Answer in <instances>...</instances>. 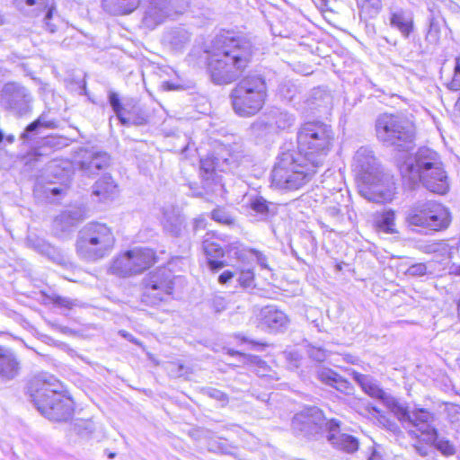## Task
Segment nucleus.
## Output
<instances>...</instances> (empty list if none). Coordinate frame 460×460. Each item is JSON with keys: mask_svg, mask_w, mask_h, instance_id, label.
<instances>
[{"mask_svg": "<svg viewBox=\"0 0 460 460\" xmlns=\"http://www.w3.org/2000/svg\"><path fill=\"white\" fill-rule=\"evenodd\" d=\"M334 134L331 126L310 121L303 124L296 136L297 150L282 151L271 172V186L296 190L311 181L325 163Z\"/></svg>", "mask_w": 460, "mask_h": 460, "instance_id": "obj_1", "label": "nucleus"}, {"mask_svg": "<svg viewBox=\"0 0 460 460\" xmlns=\"http://www.w3.org/2000/svg\"><path fill=\"white\" fill-rule=\"evenodd\" d=\"M208 53V71L217 84H227L237 80L252 59V42L239 36H217Z\"/></svg>", "mask_w": 460, "mask_h": 460, "instance_id": "obj_2", "label": "nucleus"}, {"mask_svg": "<svg viewBox=\"0 0 460 460\" xmlns=\"http://www.w3.org/2000/svg\"><path fill=\"white\" fill-rule=\"evenodd\" d=\"M398 166L402 178L408 180L411 186L420 182L429 191L438 194H445L449 189L441 157L429 147H420Z\"/></svg>", "mask_w": 460, "mask_h": 460, "instance_id": "obj_3", "label": "nucleus"}, {"mask_svg": "<svg viewBox=\"0 0 460 460\" xmlns=\"http://www.w3.org/2000/svg\"><path fill=\"white\" fill-rule=\"evenodd\" d=\"M353 168L360 183V194L375 202L391 200L394 193L393 177L385 173L371 149L362 146L353 158Z\"/></svg>", "mask_w": 460, "mask_h": 460, "instance_id": "obj_4", "label": "nucleus"}, {"mask_svg": "<svg viewBox=\"0 0 460 460\" xmlns=\"http://www.w3.org/2000/svg\"><path fill=\"white\" fill-rule=\"evenodd\" d=\"M29 392L38 411L49 420L66 421L71 418L73 402L62 394V385L53 376L46 373L34 377Z\"/></svg>", "mask_w": 460, "mask_h": 460, "instance_id": "obj_5", "label": "nucleus"}, {"mask_svg": "<svg viewBox=\"0 0 460 460\" xmlns=\"http://www.w3.org/2000/svg\"><path fill=\"white\" fill-rule=\"evenodd\" d=\"M115 236L105 224L92 222L78 233L76 252L87 261H96L108 256L113 250Z\"/></svg>", "mask_w": 460, "mask_h": 460, "instance_id": "obj_6", "label": "nucleus"}, {"mask_svg": "<svg viewBox=\"0 0 460 460\" xmlns=\"http://www.w3.org/2000/svg\"><path fill=\"white\" fill-rule=\"evenodd\" d=\"M405 221L410 226L438 232L447 229L451 223L447 208L435 200H418L406 212Z\"/></svg>", "mask_w": 460, "mask_h": 460, "instance_id": "obj_7", "label": "nucleus"}, {"mask_svg": "<svg viewBox=\"0 0 460 460\" xmlns=\"http://www.w3.org/2000/svg\"><path fill=\"white\" fill-rule=\"evenodd\" d=\"M435 414L427 409L415 407L410 415L409 421L402 427L408 429L411 437L419 438V433L425 437L427 444L432 445L444 456H452L456 453V447L446 438H438L434 425Z\"/></svg>", "mask_w": 460, "mask_h": 460, "instance_id": "obj_8", "label": "nucleus"}, {"mask_svg": "<svg viewBox=\"0 0 460 460\" xmlns=\"http://www.w3.org/2000/svg\"><path fill=\"white\" fill-rule=\"evenodd\" d=\"M377 138L387 146L409 150L415 138L413 125L406 119L393 114H382L376 121Z\"/></svg>", "mask_w": 460, "mask_h": 460, "instance_id": "obj_9", "label": "nucleus"}, {"mask_svg": "<svg viewBox=\"0 0 460 460\" xmlns=\"http://www.w3.org/2000/svg\"><path fill=\"white\" fill-rule=\"evenodd\" d=\"M155 252L149 248H135L115 258L110 270L119 277L142 273L155 262Z\"/></svg>", "mask_w": 460, "mask_h": 460, "instance_id": "obj_10", "label": "nucleus"}, {"mask_svg": "<svg viewBox=\"0 0 460 460\" xmlns=\"http://www.w3.org/2000/svg\"><path fill=\"white\" fill-rule=\"evenodd\" d=\"M353 379L360 385L362 390L369 396L379 399L397 418L402 425L409 421L412 410L401 403L396 398L382 390L373 377L358 372H352Z\"/></svg>", "mask_w": 460, "mask_h": 460, "instance_id": "obj_11", "label": "nucleus"}, {"mask_svg": "<svg viewBox=\"0 0 460 460\" xmlns=\"http://www.w3.org/2000/svg\"><path fill=\"white\" fill-rule=\"evenodd\" d=\"M328 421L319 408L308 407L293 417L292 429L297 435L312 438L321 433H326Z\"/></svg>", "mask_w": 460, "mask_h": 460, "instance_id": "obj_12", "label": "nucleus"}, {"mask_svg": "<svg viewBox=\"0 0 460 460\" xmlns=\"http://www.w3.org/2000/svg\"><path fill=\"white\" fill-rule=\"evenodd\" d=\"M171 273L166 269L152 272L145 279L143 301L155 305L163 301L164 296L172 294L173 289Z\"/></svg>", "mask_w": 460, "mask_h": 460, "instance_id": "obj_13", "label": "nucleus"}, {"mask_svg": "<svg viewBox=\"0 0 460 460\" xmlns=\"http://www.w3.org/2000/svg\"><path fill=\"white\" fill-rule=\"evenodd\" d=\"M2 101L5 107L17 116L26 115L31 111V93L21 84H6L2 91Z\"/></svg>", "mask_w": 460, "mask_h": 460, "instance_id": "obj_14", "label": "nucleus"}, {"mask_svg": "<svg viewBox=\"0 0 460 460\" xmlns=\"http://www.w3.org/2000/svg\"><path fill=\"white\" fill-rule=\"evenodd\" d=\"M267 95L255 93L253 94L233 90L231 93L232 105L236 114L242 117L255 115L263 107Z\"/></svg>", "mask_w": 460, "mask_h": 460, "instance_id": "obj_15", "label": "nucleus"}, {"mask_svg": "<svg viewBox=\"0 0 460 460\" xmlns=\"http://www.w3.org/2000/svg\"><path fill=\"white\" fill-rule=\"evenodd\" d=\"M110 164V155L105 152L82 150L75 160V166L86 176H92Z\"/></svg>", "mask_w": 460, "mask_h": 460, "instance_id": "obj_16", "label": "nucleus"}, {"mask_svg": "<svg viewBox=\"0 0 460 460\" xmlns=\"http://www.w3.org/2000/svg\"><path fill=\"white\" fill-rule=\"evenodd\" d=\"M326 438L336 449L351 454L358 449V440L340 430V422L334 419L329 420L326 423Z\"/></svg>", "mask_w": 460, "mask_h": 460, "instance_id": "obj_17", "label": "nucleus"}, {"mask_svg": "<svg viewBox=\"0 0 460 460\" xmlns=\"http://www.w3.org/2000/svg\"><path fill=\"white\" fill-rule=\"evenodd\" d=\"M172 15V8L170 7L168 0H149L142 23L145 27L153 30Z\"/></svg>", "mask_w": 460, "mask_h": 460, "instance_id": "obj_18", "label": "nucleus"}, {"mask_svg": "<svg viewBox=\"0 0 460 460\" xmlns=\"http://www.w3.org/2000/svg\"><path fill=\"white\" fill-rule=\"evenodd\" d=\"M260 324L272 332H284L289 323L288 316L275 305H267L258 314Z\"/></svg>", "mask_w": 460, "mask_h": 460, "instance_id": "obj_19", "label": "nucleus"}, {"mask_svg": "<svg viewBox=\"0 0 460 460\" xmlns=\"http://www.w3.org/2000/svg\"><path fill=\"white\" fill-rule=\"evenodd\" d=\"M20 371V361L13 351L0 346V378L12 380Z\"/></svg>", "mask_w": 460, "mask_h": 460, "instance_id": "obj_20", "label": "nucleus"}, {"mask_svg": "<svg viewBox=\"0 0 460 460\" xmlns=\"http://www.w3.org/2000/svg\"><path fill=\"white\" fill-rule=\"evenodd\" d=\"M316 376L323 384L333 387L341 393L350 394L353 390L349 381L331 368L321 367L317 369Z\"/></svg>", "mask_w": 460, "mask_h": 460, "instance_id": "obj_21", "label": "nucleus"}, {"mask_svg": "<svg viewBox=\"0 0 460 460\" xmlns=\"http://www.w3.org/2000/svg\"><path fill=\"white\" fill-rule=\"evenodd\" d=\"M191 32L186 28L179 26L167 31L164 34V43L169 46L172 50L181 51L190 42Z\"/></svg>", "mask_w": 460, "mask_h": 460, "instance_id": "obj_22", "label": "nucleus"}, {"mask_svg": "<svg viewBox=\"0 0 460 460\" xmlns=\"http://www.w3.org/2000/svg\"><path fill=\"white\" fill-rule=\"evenodd\" d=\"M235 91L253 94L258 93L260 94L267 95V86L264 78L259 75H249L242 79L239 84L234 87Z\"/></svg>", "mask_w": 460, "mask_h": 460, "instance_id": "obj_23", "label": "nucleus"}, {"mask_svg": "<svg viewBox=\"0 0 460 460\" xmlns=\"http://www.w3.org/2000/svg\"><path fill=\"white\" fill-rule=\"evenodd\" d=\"M140 0H102L105 12L113 15H124L132 13L137 8Z\"/></svg>", "mask_w": 460, "mask_h": 460, "instance_id": "obj_24", "label": "nucleus"}, {"mask_svg": "<svg viewBox=\"0 0 460 460\" xmlns=\"http://www.w3.org/2000/svg\"><path fill=\"white\" fill-rule=\"evenodd\" d=\"M202 248L208 258V264L212 271L217 272L226 266V262L225 261H217L213 259L219 258L224 255V251L218 243L205 240L202 243Z\"/></svg>", "mask_w": 460, "mask_h": 460, "instance_id": "obj_25", "label": "nucleus"}, {"mask_svg": "<svg viewBox=\"0 0 460 460\" xmlns=\"http://www.w3.org/2000/svg\"><path fill=\"white\" fill-rule=\"evenodd\" d=\"M265 115L270 122L272 131L286 129L294 122V118L291 114L279 108L270 110L265 113Z\"/></svg>", "mask_w": 460, "mask_h": 460, "instance_id": "obj_26", "label": "nucleus"}, {"mask_svg": "<svg viewBox=\"0 0 460 460\" xmlns=\"http://www.w3.org/2000/svg\"><path fill=\"white\" fill-rule=\"evenodd\" d=\"M117 185L110 175H103L93 187V194L104 201L115 195Z\"/></svg>", "mask_w": 460, "mask_h": 460, "instance_id": "obj_27", "label": "nucleus"}, {"mask_svg": "<svg viewBox=\"0 0 460 460\" xmlns=\"http://www.w3.org/2000/svg\"><path fill=\"white\" fill-rule=\"evenodd\" d=\"M390 24L398 29L404 37H408L412 30V19L402 10L394 12L390 18Z\"/></svg>", "mask_w": 460, "mask_h": 460, "instance_id": "obj_28", "label": "nucleus"}, {"mask_svg": "<svg viewBox=\"0 0 460 460\" xmlns=\"http://www.w3.org/2000/svg\"><path fill=\"white\" fill-rule=\"evenodd\" d=\"M250 208L256 214L260 215L261 219H265L269 216L274 215L276 212L274 204L268 202L261 196H257L250 201Z\"/></svg>", "mask_w": 460, "mask_h": 460, "instance_id": "obj_29", "label": "nucleus"}, {"mask_svg": "<svg viewBox=\"0 0 460 460\" xmlns=\"http://www.w3.org/2000/svg\"><path fill=\"white\" fill-rule=\"evenodd\" d=\"M164 228L174 236L181 234L183 226V218L174 212L164 213Z\"/></svg>", "mask_w": 460, "mask_h": 460, "instance_id": "obj_30", "label": "nucleus"}, {"mask_svg": "<svg viewBox=\"0 0 460 460\" xmlns=\"http://www.w3.org/2000/svg\"><path fill=\"white\" fill-rule=\"evenodd\" d=\"M376 226L377 229L386 234H395V214L393 210L385 211L376 220Z\"/></svg>", "mask_w": 460, "mask_h": 460, "instance_id": "obj_31", "label": "nucleus"}, {"mask_svg": "<svg viewBox=\"0 0 460 460\" xmlns=\"http://www.w3.org/2000/svg\"><path fill=\"white\" fill-rule=\"evenodd\" d=\"M40 127L54 128L57 127V123L53 120L48 119L47 116L42 114L35 121L27 126L24 132L21 135V138L23 142L28 141L30 139V135L34 133Z\"/></svg>", "mask_w": 460, "mask_h": 460, "instance_id": "obj_32", "label": "nucleus"}, {"mask_svg": "<svg viewBox=\"0 0 460 460\" xmlns=\"http://www.w3.org/2000/svg\"><path fill=\"white\" fill-rule=\"evenodd\" d=\"M71 429L82 438H88L95 430V424L92 420H75Z\"/></svg>", "mask_w": 460, "mask_h": 460, "instance_id": "obj_33", "label": "nucleus"}, {"mask_svg": "<svg viewBox=\"0 0 460 460\" xmlns=\"http://www.w3.org/2000/svg\"><path fill=\"white\" fill-rule=\"evenodd\" d=\"M82 219H83V215L80 210H78V209L67 210V211L63 212L59 217H58L55 220V223L59 224V223L65 222L66 223L65 228H66V227H69V226H72L77 224Z\"/></svg>", "mask_w": 460, "mask_h": 460, "instance_id": "obj_34", "label": "nucleus"}, {"mask_svg": "<svg viewBox=\"0 0 460 460\" xmlns=\"http://www.w3.org/2000/svg\"><path fill=\"white\" fill-rule=\"evenodd\" d=\"M251 130L257 137L273 132L265 114L252 124Z\"/></svg>", "mask_w": 460, "mask_h": 460, "instance_id": "obj_35", "label": "nucleus"}, {"mask_svg": "<svg viewBox=\"0 0 460 460\" xmlns=\"http://www.w3.org/2000/svg\"><path fill=\"white\" fill-rule=\"evenodd\" d=\"M109 102H110V104H111L113 111L115 112V114L119 118V119L121 122V124L128 125L129 124V119H126L122 115L123 107H122V104L120 102L119 95L116 93H114V92H111L110 94H109Z\"/></svg>", "mask_w": 460, "mask_h": 460, "instance_id": "obj_36", "label": "nucleus"}, {"mask_svg": "<svg viewBox=\"0 0 460 460\" xmlns=\"http://www.w3.org/2000/svg\"><path fill=\"white\" fill-rule=\"evenodd\" d=\"M305 349L308 357L316 362H323L327 359L329 356L328 351L320 346H315L311 343H308L305 346Z\"/></svg>", "mask_w": 460, "mask_h": 460, "instance_id": "obj_37", "label": "nucleus"}, {"mask_svg": "<svg viewBox=\"0 0 460 460\" xmlns=\"http://www.w3.org/2000/svg\"><path fill=\"white\" fill-rule=\"evenodd\" d=\"M211 217L213 220L226 226L234 224V217L222 208H217L211 212Z\"/></svg>", "mask_w": 460, "mask_h": 460, "instance_id": "obj_38", "label": "nucleus"}, {"mask_svg": "<svg viewBox=\"0 0 460 460\" xmlns=\"http://www.w3.org/2000/svg\"><path fill=\"white\" fill-rule=\"evenodd\" d=\"M254 273L251 269L241 270L239 273L238 282L243 288H249L253 285Z\"/></svg>", "mask_w": 460, "mask_h": 460, "instance_id": "obj_39", "label": "nucleus"}, {"mask_svg": "<svg viewBox=\"0 0 460 460\" xmlns=\"http://www.w3.org/2000/svg\"><path fill=\"white\" fill-rule=\"evenodd\" d=\"M168 4L172 8V14L183 13L190 4V0H168Z\"/></svg>", "mask_w": 460, "mask_h": 460, "instance_id": "obj_40", "label": "nucleus"}, {"mask_svg": "<svg viewBox=\"0 0 460 460\" xmlns=\"http://www.w3.org/2000/svg\"><path fill=\"white\" fill-rule=\"evenodd\" d=\"M51 300L54 305L60 307H64L66 309H72L74 306L77 305L76 300H72L65 296H53Z\"/></svg>", "mask_w": 460, "mask_h": 460, "instance_id": "obj_41", "label": "nucleus"}, {"mask_svg": "<svg viewBox=\"0 0 460 460\" xmlns=\"http://www.w3.org/2000/svg\"><path fill=\"white\" fill-rule=\"evenodd\" d=\"M218 158H204L200 160V169L207 174L212 173L218 167Z\"/></svg>", "mask_w": 460, "mask_h": 460, "instance_id": "obj_42", "label": "nucleus"}, {"mask_svg": "<svg viewBox=\"0 0 460 460\" xmlns=\"http://www.w3.org/2000/svg\"><path fill=\"white\" fill-rule=\"evenodd\" d=\"M447 87L452 91L460 90V58H456L454 76Z\"/></svg>", "mask_w": 460, "mask_h": 460, "instance_id": "obj_43", "label": "nucleus"}, {"mask_svg": "<svg viewBox=\"0 0 460 460\" xmlns=\"http://www.w3.org/2000/svg\"><path fill=\"white\" fill-rule=\"evenodd\" d=\"M406 273L411 277H422L427 274V266L425 263H415L408 268Z\"/></svg>", "mask_w": 460, "mask_h": 460, "instance_id": "obj_44", "label": "nucleus"}, {"mask_svg": "<svg viewBox=\"0 0 460 460\" xmlns=\"http://www.w3.org/2000/svg\"><path fill=\"white\" fill-rule=\"evenodd\" d=\"M242 158L243 156L240 154H229L227 157L223 158V161L231 170L239 166Z\"/></svg>", "mask_w": 460, "mask_h": 460, "instance_id": "obj_45", "label": "nucleus"}, {"mask_svg": "<svg viewBox=\"0 0 460 460\" xmlns=\"http://www.w3.org/2000/svg\"><path fill=\"white\" fill-rule=\"evenodd\" d=\"M212 307L217 313H220L226 308V301L222 296H214L211 301Z\"/></svg>", "mask_w": 460, "mask_h": 460, "instance_id": "obj_46", "label": "nucleus"}, {"mask_svg": "<svg viewBox=\"0 0 460 460\" xmlns=\"http://www.w3.org/2000/svg\"><path fill=\"white\" fill-rule=\"evenodd\" d=\"M234 276L235 272L232 270H225L218 276V283L221 285H226L230 282V280H232Z\"/></svg>", "mask_w": 460, "mask_h": 460, "instance_id": "obj_47", "label": "nucleus"}, {"mask_svg": "<svg viewBox=\"0 0 460 460\" xmlns=\"http://www.w3.org/2000/svg\"><path fill=\"white\" fill-rule=\"evenodd\" d=\"M252 363L256 364L257 368V374L259 376H267V365L264 361L260 359L258 357H254L252 359Z\"/></svg>", "mask_w": 460, "mask_h": 460, "instance_id": "obj_48", "label": "nucleus"}, {"mask_svg": "<svg viewBox=\"0 0 460 460\" xmlns=\"http://www.w3.org/2000/svg\"><path fill=\"white\" fill-rule=\"evenodd\" d=\"M415 452L420 456H428L431 452V448L428 446L422 445L420 442L413 445Z\"/></svg>", "mask_w": 460, "mask_h": 460, "instance_id": "obj_49", "label": "nucleus"}, {"mask_svg": "<svg viewBox=\"0 0 460 460\" xmlns=\"http://www.w3.org/2000/svg\"><path fill=\"white\" fill-rule=\"evenodd\" d=\"M251 252H252V253H253L255 255L257 263L262 269L270 270V267L267 263V258L265 255H263L261 252L255 251V250H252Z\"/></svg>", "mask_w": 460, "mask_h": 460, "instance_id": "obj_50", "label": "nucleus"}, {"mask_svg": "<svg viewBox=\"0 0 460 460\" xmlns=\"http://www.w3.org/2000/svg\"><path fill=\"white\" fill-rule=\"evenodd\" d=\"M208 395L212 398H215L217 401H220V402L227 401V395L225 393H223L222 391L217 390V389H211L208 392Z\"/></svg>", "mask_w": 460, "mask_h": 460, "instance_id": "obj_51", "label": "nucleus"}, {"mask_svg": "<svg viewBox=\"0 0 460 460\" xmlns=\"http://www.w3.org/2000/svg\"><path fill=\"white\" fill-rule=\"evenodd\" d=\"M206 227V220L203 217H198L193 219V231L197 232L199 229H204Z\"/></svg>", "mask_w": 460, "mask_h": 460, "instance_id": "obj_52", "label": "nucleus"}, {"mask_svg": "<svg viewBox=\"0 0 460 460\" xmlns=\"http://www.w3.org/2000/svg\"><path fill=\"white\" fill-rule=\"evenodd\" d=\"M52 11H53V8L50 7L49 8L46 15H45V20H46V27L47 29L51 32V33H54L56 31V26L54 24H51L49 21L51 19L52 17Z\"/></svg>", "mask_w": 460, "mask_h": 460, "instance_id": "obj_53", "label": "nucleus"}, {"mask_svg": "<svg viewBox=\"0 0 460 460\" xmlns=\"http://www.w3.org/2000/svg\"><path fill=\"white\" fill-rule=\"evenodd\" d=\"M327 214H328L330 217H333V218H337V219H339L340 215H341V210H340V208H337V207H335V206H333V207H329V208H327Z\"/></svg>", "mask_w": 460, "mask_h": 460, "instance_id": "obj_54", "label": "nucleus"}, {"mask_svg": "<svg viewBox=\"0 0 460 460\" xmlns=\"http://www.w3.org/2000/svg\"><path fill=\"white\" fill-rule=\"evenodd\" d=\"M15 1H16L18 5L22 4V3H25L29 6H31V5L36 4H39V5H42L43 4L39 0H15Z\"/></svg>", "mask_w": 460, "mask_h": 460, "instance_id": "obj_55", "label": "nucleus"}, {"mask_svg": "<svg viewBox=\"0 0 460 460\" xmlns=\"http://www.w3.org/2000/svg\"><path fill=\"white\" fill-rule=\"evenodd\" d=\"M119 334L131 342H134L137 344L138 343L137 341L132 336V334L128 333L126 331H119Z\"/></svg>", "mask_w": 460, "mask_h": 460, "instance_id": "obj_56", "label": "nucleus"}, {"mask_svg": "<svg viewBox=\"0 0 460 460\" xmlns=\"http://www.w3.org/2000/svg\"><path fill=\"white\" fill-rule=\"evenodd\" d=\"M135 125H144L146 123V119L144 117H139L136 119L133 122Z\"/></svg>", "mask_w": 460, "mask_h": 460, "instance_id": "obj_57", "label": "nucleus"}, {"mask_svg": "<svg viewBox=\"0 0 460 460\" xmlns=\"http://www.w3.org/2000/svg\"><path fill=\"white\" fill-rule=\"evenodd\" d=\"M372 6L376 10L379 11L382 7L380 0H373Z\"/></svg>", "mask_w": 460, "mask_h": 460, "instance_id": "obj_58", "label": "nucleus"}, {"mask_svg": "<svg viewBox=\"0 0 460 460\" xmlns=\"http://www.w3.org/2000/svg\"><path fill=\"white\" fill-rule=\"evenodd\" d=\"M290 359H293L294 361L298 360V355L296 353H289Z\"/></svg>", "mask_w": 460, "mask_h": 460, "instance_id": "obj_59", "label": "nucleus"}, {"mask_svg": "<svg viewBox=\"0 0 460 460\" xmlns=\"http://www.w3.org/2000/svg\"><path fill=\"white\" fill-rule=\"evenodd\" d=\"M6 140L9 142V143H13V140H14V136L13 135H10L6 137Z\"/></svg>", "mask_w": 460, "mask_h": 460, "instance_id": "obj_60", "label": "nucleus"}, {"mask_svg": "<svg viewBox=\"0 0 460 460\" xmlns=\"http://www.w3.org/2000/svg\"><path fill=\"white\" fill-rule=\"evenodd\" d=\"M52 193H53V194H55V195H57V194H58V193H59V190H58V188H54V189L52 190Z\"/></svg>", "mask_w": 460, "mask_h": 460, "instance_id": "obj_61", "label": "nucleus"}, {"mask_svg": "<svg viewBox=\"0 0 460 460\" xmlns=\"http://www.w3.org/2000/svg\"><path fill=\"white\" fill-rule=\"evenodd\" d=\"M181 369H182V366L180 365L179 366V373L177 374V376H181Z\"/></svg>", "mask_w": 460, "mask_h": 460, "instance_id": "obj_62", "label": "nucleus"}, {"mask_svg": "<svg viewBox=\"0 0 460 460\" xmlns=\"http://www.w3.org/2000/svg\"><path fill=\"white\" fill-rule=\"evenodd\" d=\"M3 138H4L3 133L0 131V142L3 140Z\"/></svg>", "mask_w": 460, "mask_h": 460, "instance_id": "obj_63", "label": "nucleus"}, {"mask_svg": "<svg viewBox=\"0 0 460 460\" xmlns=\"http://www.w3.org/2000/svg\"><path fill=\"white\" fill-rule=\"evenodd\" d=\"M114 456H115V454H111L109 456H110V458H112V457H114Z\"/></svg>", "mask_w": 460, "mask_h": 460, "instance_id": "obj_64", "label": "nucleus"}]
</instances>
